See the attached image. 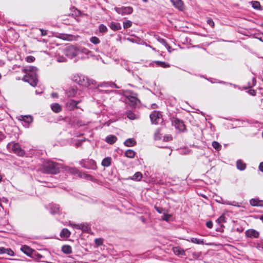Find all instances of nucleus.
Listing matches in <instances>:
<instances>
[{
	"mask_svg": "<svg viewBox=\"0 0 263 263\" xmlns=\"http://www.w3.org/2000/svg\"><path fill=\"white\" fill-rule=\"evenodd\" d=\"M24 71L26 74L24 77L23 80L28 82L31 86L35 87L38 82L37 80V68L34 66H28L24 68Z\"/></svg>",
	"mask_w": 263,
	"mask_h": 263,
	"instance_id": "f257e3e1",
	"label": "nucleus"
},
{
	"mask_svg": "<svg viewBox=\"0 0 263 263\" xmlns=\"http://www.w3.org/2000/svg\"><path fill=\"white\" fill-rule=\"evenodd\" d=\"M65 167L62 164L50 160H45L43 163V171L47 174H57L61 168L65 169Z\"/></svg>",
	"mask_w": 263,
	"mask_h": 263,
	"instance_id": "f03ea898",
	"label": "nucleus"
},
{
	"mask_svg": "<svg viewBox=\"0 0 263 263\" xmlns=\"http://www.w3.org/2000/svg\"><path fill=\"white\" fill-rule=\"evenodd\" d=\"M7 147L9 149H11L14 153L19 156H23L25 154V151L21 147L18 143H9Z\"/></svg>",
	"mask_w": 263,
	"mask_h": 263,
	"instance_id": "7ed1b4c3",
	"label": "nucleus"
},
{
	"mask_svg": "<svg viewBox=\"0 0 263 263\" xmlns=\"http://www.w3.org/2000/svg\"><path fill=\"white\" fill-rule=\"evenodd\" d=\"M65 171L71 175H77L79 177L87 179L88 174L84 172L80 171L75 167L65 166Z\"/></svg>",
	"mask_w": 263,
	"mask_h": 263,
	"instance_id": "20e7f679",
	"label": "nucleus"
},
{
	"mask_svg": "<svg viewBox=\"0 0 263 263\" xmlns=\"http://www.w3.org/2000/svg\"><path fill=\"white\" fill-rule=\"evenodd\" d=\"M79 164L84 168L89 170H95L97 169L96 162L90 159H82L79 162Z\"/></svg>",
	"mask_w": 263,
	"mask_h": 263,
	"instance_id": "39448f33",
	"label": "nucleus"
},
{
	"mask_svg": "<svg viewBox=\"0 0 263 263\" xmlns=\"http://www.w3.org/2000/svg\"><path fill=\"white\" fill-rule=\"evenodd\" d=\"M79 53V49L72 46L67 47L64 51L65 54L70 59H72L76 57Z\"/></svg>",
	"mask_w": 263,
	"mask_h": 263,
	"instance_id": "423d86ee",
	"label": "nucleus"
},
{
	"mask_svg": "<svg viewBox=\"0 0 263 263\" xmlns=\"http://www.w3.org/2000/svg\"><path fill=\"white\" fill-rule=\"evenodd\" d=\"M79 85L86 87L91 85L95 86L96 85V82L92 79H90L88 77H85V76L82 75Z\"/></svg>",
	"mask_w": 263,
	"mask_h": 263,
	"instance_id": "0eeeda50",
	"label": "nucleus"
},
{
	"mask_svg": "<svg viewBox=\"0 0 263 263\" xmlns=\"http://www.w3.org/2000/svg\"><path fill=\"white\" fill-rule=\"evenodd\" d=\"M18 120L23 122V125L27 128L29 127V124L33 122V118L31 115H21L17 117Z\"/></svg>",
	"mask_w": 263,
	"mask_h": 263,
	"instance_id": "6e6552de",
	"label": "nucleus"
},
{
	"mask_svg": "<svg viewBox=\"0 0 263 263\" xmlns=\"http://www.w3.org/2000/svg\"><path fill=\"white\" fill-rule=\"evenodd\" d=\"M115 10L118 14L125 15L132 14L133 12V8L132 7H115Z\"/></svg>",
	"mask_w": 263,
	"mask_h": 263,
	"instance_id": "1a4fd4ad",
	"label": "nucleus"
},
{
	"mask_svg": "<svg viewBox=\"0 0 263 263\" xmlns=\"http://www.w3.org/2000/svg\"><path fill=\"white\" fill-rule=\"evenodd\" d=\"M151 122L153 124H158L161 121V115L157 111H153L149 116Z\"/></svg>",
	"mask_w": 263,
	"mask_h": 263,
	"instance_id": "9d476101",
	"label": "nucleus"
},
{
	"mask_svg": "<svg viewBox=\"0 0 263 263\" xmlns=\"http://www.w3.org/2000/svg\"><path fill=\"white\" fill-rule=\"evenodd\" d=\"M172 123L176 128L178 129L180 131H184L185 129V125L183 122L177 118H172Z\"/></svg>",
	"mask_w": 263,
	"mask_h": 263,
	"instance_id": "9b49d317",
	"label": "nucleus"
},
{
	"mask_svg": "<svg viewBox=\"0 0 263 263\" xmlns=\"http://www.w3.org/2000/svg\"><path fill=\"white\" fill-rule=\"evenodd\" d=\"M247 237L250 238H258L259 236V232L254 229H249L245 232Z\"/></svg>",
	"mask_w": 263,
	"mask_h": 263,
	"instance_id": "f8f14e48",
	"label": "nucleus"
},
{
	"mask_svg": "<svg viewBox=\"0 0 263 263\" xmlns=\"http://www.w3.org/2000/svg\"><path fill=\"white\" fill-rule=\"evenodd\" d=\"M80 102V101L70 100L66 104V107L69 110H74L76 108H78L79 107L77 106V105Z\"/></svg>",
	"mask_w": 263,
	"mask_h": 263,
	"instance_id": "ddd939ff",
	"label": "nucleus"
},
{
	"mask_svg": "<svg viewBox=\"0 0 263 263\" xmlns=\"http://www.w3.org/2000/svg\"><path fill=\"white\" fill-rule=\"evenodd\" d=\"M21 250L28 256H31L34 251L26 245L22 246Z\"/></svg>",
	"mask_w": 263,
	"mask_h": 263,
	"instance_id": "4468645a",
	"label": "nucleus"
},
{
	"mask_svg": "<svg viewBox=\"0 0 263 263\" xmlns=\"http://www.w3.org/2000/svg\"><path fill=\"white\" fill-rule=\"evenodd\" d=\"M173 5L179 10L183 9V3L181 0H171Z\"/></svg>",
	"mask_w": 263,
	"mask_h": 263,
	"instance_id": "2eb2a0df",
	"label": "nucleus"
},
{
	"mask_svg": "<svg viewBox=\"0 0 263 263\" xmlns=\"http://www.w3.org/2000/svg\"><path fill=\"white\" fill-rule=\"evenodd\" d=\"M250 204L254 206H263V200L257 198H253L250 200Z\"/></svg>",
	"mask_w": 263,
	"mask_h": 263,
	"instance_id": "dca6fc26",
	"label": "nucleus"
},
{
	"mask_svg": "<svg viewBox=\"0 0 263 263\" xmlns=\"http://www.w3.org/2000/svg\"><path fill=\"white\" fill-rule=\"evenodd\" d=\"M50 107H51L52 110L55 113H59V112H61L62 110L61 105L58 103H54L51 104L50 105Z\"/></svg>",
	"mask_w": 263,
	"mask_h": 263,
	"instance_id": "f3484780",
	"label": "nucleus"
},
{
	"mask_svg": "<svg viewBox=\"0 0 263 263\" xmlns=\"http://www.w3.org/2000/svg\"><path fill=\"white\" fill-rule=\"evenodd\" d=\"M108 26L111 29L114 31L119 30L121 29V25L119 23L112 22L109 24Z\"/></svg>",
	"mask_w": 263,
	"mask_h": 263,
	"instance_id": "a211bd4d",
	"label": "nucleus"
},
{
	"mask_svg": "<svg viewBox=\"0 0 263 263\" xmlns=\"http://www.w3.org/2000/svg\"><path fill=\"white\" fill-rule=\"evenodd\" d=\"M173 252L177 255H185V251L179 246L173 248Z\"/></svg>",
	"mask_w": 263,
	"mask_h": 263,
	"instance_id": "6ab92c4d",
	"label": "nucleus"
},
{
	"mask_svg": "<svg viewBox=\"0 0 263 263\" xmlns=\"http://www.w3.org/2000/svg\"><path fill=\"white\" fill-rule=\"evenodd\" d=\"M237 168L240 171H244L246 168V164L241 159H239L236 162Z\"/></svg>",
	"mask_w": 263,
	"mask_h": 263,
	"instance_id": "aec40b11",
	"label": "nucleus"
},
{
	"mask_svg": "<svg viewBox=\"0 0 263 263\" xmlns=\"http://www.w3.org/2000/svg\"><path fill=\"white\" fill-rule=\"evenodd\" d=\"M60 211V205L59 204L52 203L50 205V213L52 214H55Z\"/></svg>",
	"mask_w": 263,
	"mask_h": 263,
	"instance_id": "412c9836",
	"label": "nucleus"
},
{
	"mask_svg": "<svg viewBox=\"0 0 263 263\" xmlns=\"http://www.w3.org/2000/svg\"><path fill=\"white\" fill-rule=\"evenodd\" d=\"M154 37L156 40H157L159 43L162 44L163 45H164L166 48H167L168 50V48H170V46L167 44L166 41L161 37H160L159 35L155 34Z\"/></svg>",
	"mask_w": 263,
	"mask_h": 263,
	"instance_id": "4be33fe9",
	"label": "nucleus"
},
{
	"mask_svg": "<svg viewBox=\"0 0 263 263\" xmlns=\"http://www.w3.org/2000/svg\"><path fill=\"white\" fill-rule=\"evenodd\" d=\"M117 140V137L115 136L112 135L107 136L105 138V141L110 144L115 143Z\"/></svg>",
	"mask_w": 263,
	"mask_h": 263,
	"instance_id": "5701e85b",
	"label": "nucleus"
},
{
	"mask_svg": "<svg viewBox=\"0 0 263 263\" xmlns=\"http://www.w3.org/2000/svg\"><path fill=\"white\" fill-rule=\"evenodd\" d=\"M111 158L107 157L103 159L102 161L101 164L104 167H108L111 165Z\"/></svg>",
	"mask_w": 263,
	"mask_h": 263,
	"instance_id": "b1692460",
	"label": "nucleus"
},
{
	"mask_svg": "<svg viewBox=\"0 0 263 263\" xmlns=\"http://www.w3.org/2000/svg\"><path fill=\"white\" fill-rule=\"evenodd\" d=\"M124 144L126 146L132 147L136 144V141L133 138H128L124 141Z\"/></svg>",
	"mask_w": 263,
	"mask_h": 263,
	"instance_id": "393cba45",
	"label": "nucleus"
},
{
	"mask_svg": "<svg viewBox=\"0 0 263 263\" xmlns=\"http://www.w3.org/2000/svg\"><path fill=\"white\" fill-rule=\"evenodd\" d=\"M142 178V174L141 172H136L132 177L130 178L131 180L139 181L141 180Z\"/></svg>",
	"mask_w": 263,
	"mask_h": 263,
	"instance_id": "a878e982",
	"label": "nucleus"
},
{
	"mask_svg": "<svg viewBox=\"0 0 263 263\" xmlns=\"http://www.w3.org/2000/svg\"><path fill=\"white\" fill-rule=\"evenodd\" d=\"M154 62L156 64L157 66H160L162 68H168L170 67V64L167 62L160 61H155Z\"/></svg>",
	"mask_w": 263,
	"mask_h": 263,
	"instance_id": "bb28decb",
	"label": "nucleus"
},
{
	"mask_svg": "<svg viewBox=\"0 0 263 263\" xmlns=\"http://www.w3.org/2000/svg\"><path fill=\"white\" fill-rule=\"evenodd\" d=\"M62 251L66 254H69L72 252V248L69 245H64L62 247Z\"/></svg>",
	"mask_w": 263,
	"mask_h": 263,
	"instance_id": "cd10ccee",
	"label": "nucleus"
},
{
	"mask_svg": "<svg viewBox=\"0 0 263 263\" xmlns=\"http://www.w3.org/2000/svg\"><path fill=\"white\" fill-rule=\"evenodd\" d=\"M70 234V232L67 229H63L60 233V236L62 237L68 238Z\"/></svg>",
	"mask_w": 263,
	"mask_h": 263,
	"instance_id": "c85d7f7f",
	"label": "nucleus"
},
{
	"mask_svg": "<svg viewBox=\"0 0 263 263\" xmlns=\"http://www.w3.org/2000/svg\"><path fill=\"white\" fill-rule=\"evenodd\" d=\"M223 204H227V205H231L234 206L239 207L240 205L239 204V203L237 202H236L235 201H229L227 200H222V202H221Z\"/></svg>",
	"mask_w": 263,
	"mask_h": 263,
	"instance_id": "c756f323",
	"label": "nucleus"
},
{
	"mask_svg": "<svg viewBox=\"0 0 263 263\" xmlns=\"http://www.w3.org/2000/svg\"><path fill=\"white\" fill-rule=\"evenodd\" d=\"M136 153L132 149H128L125 152V156L129 158H133Z\"/></svg>",
	"mask_w": 263,
	"mask_h": 263,
	"instance_id": "7c9ffc66",
	"label": "nucleus"
},
{
	"mask_svg": "<svg viewBox=\"0 0 263 263\" xmlns=\"http://www.w3.org/2000/svg\"><path fill=\"white\" fill-rule=\"evenodd\" d=\"M77 93V89L76 87H72L69 89L67 95L69 97H74Z\"/></svg>",
	"mask_w": 263,
	"mask_h": 263,
	"instance_id": "2f4dec72",
	"label": "nucleus"
},
{
	"mask_svg": "<svg viewBox=\"0 0 263 263\" xmlns=\"http://www.w3.org/2000/svg\"><path fill=\"white\" fill-rule=\"evenodd\" d=\"M252 7L256 10H260L261 9V6L260 3L258 1H252L251 2Z\"/></svg>",
	"mask_w": 263,
	"mask_h": 263,
	"instance_id": "473e14b6",
	"label": "nucleus"
},
{
	"mask_svg": "<svg viewBox=\"0 0 263 263\" xmlns=\"http://www.w3.org/2000/svg\"><path fill=\"white\" fill-rule=\"evenodd\" d=\"M82 74H74L72 77V80L73 82L78 83V84L80 83L81 77Z\"/></svg>",
	"mask_w": 263,
	"mask_h": 263,
	"instance_id": "72a5a7b5",
	"label": "nucleus"
},
{
	"mask_svg": "<svg viewBox=\"0 0 263 263\" xmlns=\"http://www.w3.org/2000/svg\"><path fill=\"white\" fill-rule=\"evenodd\" d=\"M99 30L100 32L104 33H106L108 29L105 25L102 24L99 25Z\"/></svg>",
	"mask_w": 263,
	"mask_h": 263,
	"instance_id": "f704fd0d",
	"label": "nucleus"
},
{
	"mask_svg": "<svg viewBox=\"0 0 263 263\" xmlns=\"http://www.w3.org/2000/svg\"><path fill=\"white\" fill-rule=\"evenodd\" d=\"M126 116L127 118L130 120H135L136 119L135 114L130 110L126 112Z\"/></svg>",
	"mask_w": 263,
	"mask_h": 263,
	"instance_id": "c9c22d12",
	"label": "nucleus"
},
{
	"mask_svg": "<svg viewBox=\"0 0 263 263\" xmlns=\"http://www.w3.org/2000/svg\"><path fill=\"white\" fill-rule=\"evenodd\" d=\"M128 100L134 104H136L138 101V98L135 96H129L127 97Z\"/></svg>",
	"mask_w": 263,
	"mask_h": 263,
	"instance_id": "e433bc0d",
	"label": "nucleus"
},
{
	"mask_svg": "<svg viewBox=\"0 0 263 263\" xmlns=\"http://www.w3.org/2000/svg\"><path fill=\"white\" fill-rule=\"evenodd\" d=\"M71 36L68 34H60L58 37L64 40H70Z\"/></svg>",
	"mask_w": 263,
	"mask_h": 263,
	"instance_id": "4c0bfd02",
	"label": "nucleus"
},
{
	"mask_svg": "<svg viewBox=\"0 0 263 263\" xmlns=\"http://www.w3.org/2000/svg\"><path fill=\"white\" fill-rule=\"evenodd\" d=\"M191 242L196 244H202L204 243L203 239H198L197 238H192Z\"/></svg>",
	"mask_w": 263,
	"mask_h": 263,
	"instance_id": "58836bf2",
	"label": "nucleus"
},
{
	"mask_svg": "<svg viewBox=\"0 0 263 263\" xmlns=\"http://www.w3.org/2000/svg\"><path fill=\"white\" fill-rule=\"evenodd\" d=\"M90 41L93 44L97 45L100 43V41L97 36H92L90 39Z\"/></svg>",
	"mask_w": 263,
	"mask_h": 263,
	"instance_id": "ea45409f",
	"label": "nucleus"
},
{
	"mask_svg": "<svg viewBox=\"0 0 263 263\" xmlns=\"http://www.w3.org/2000/svg\"><path fill=\"white\" fill-rule=\"evenodd\" d=\"M216 222L218 223H221L226 222V218L224 214L221 215L217 220Z\"/></svg>",
	"mask_w": 263,
	"mask_h": 263,
	"instance_id": "a19ab883",
	"label": "nucleus"
},
{
	"mask_svg": "<svg viewBox=\"0 0 263 263\" xmlns=\"http://www.w3.org/2000/svg\"><path fill=\"white\" fill-rule=\"evenodd\" d=\"M212 146L216 150H219L221 147V145L217 141H213Z\"/></svg>",
	"mask_w": 263,
	"mask_h": 263,
	"instance_id": "79ce46f5",
	"label": "nucleus"
},
{
	"mask_svg": "<svg viewBox=\"0 0 263 263\" xmlns=\"http://www.w3.org/2000/svg\"><path fill=\"white\" fill-rule=\"evenodd\" d=\"M132 25V22L130 21H127L123 23V27L124 29H127L130 27Z\"/></svg>",
	"mask_w": 263,
	"mask_h": 263,
	"instance_id": "37998d69",
	"label": "nucleus"
},
{
	"mask_svg": "<svg viewBox=\"0 0 263 263\" xmlns=\"http://www.w3.org/2000/svg\"><path fill=\"white\" fill-rule=\"evenodd\" d=\"M171 215L165 213H164L162 217V218L163 220L168 221L169 220L170 218H171Z\"/></svg>",
	"mask_w": 263,
	"mask_h": 263,
	"instance_id": "c03bdc74",
	"label": "nucleus"
},
{
	"mask_svg": "<svg viewBox=\"0 0 263 263\" xmlns=\"http://www.w3.org/2000/svg\"><path fill=\"white\" fill-rule=\"evenodd\" d=\"M154 208L157 211V212L160 214L163 213V212L165 211V210L163 208L158 206L157 205H155Z\"/></svg>",
	"mask_w": 263,
	"mask_h": 263,
	"instance_id": "a18cd8bd",
	"label": "nucleus"
},
{
	"mask_svg": "<svg viewBox=\"0 0 263 263\" xmlns=\"http://www.w3.org/2000/svg\"><path fill=\"white\" fill-rule=\"evenodd\" d=\"M87 180H90L92 182H98V180L92 176H91V175H89V174H88L87 175Z\"/></svg>",
	"mask_w": 263,
	"mask_h": 263,
	"instance_id": "49530a36",
	"label": "nucleus"
},
{
	"mask_svg": "<svg viewBox=\"0 0 263 263\" xmlns=\"http://www.w3.org/2000/svg\"><path fill=\"white\" fill-rule=\"evenodd\" d=\"M5 254H7L11 256H13L14 255L13 251L10 248H6Z\"/></svg>",
	"mask_w": 263,
	"mask_h": 263,
	"instance_id": "de8ad7c7",
	"label": "nucleus"
},
{
	"mask_svg": "<svg viewBox=\"0 0 263 263\" xmlns=\"http://www.w3.org/2000/svg\"><path fill=\"white\" fill-rule=\"evenodd\" d=\"M256 85V80L254 78L252 79V81L251 82L248 83V87L251 88Z\"/></svg>",
	"mask_w": 263,
	"mask_h": 263,
	"instance_id": "09e8293b",
	"label": "nucleus"
},
{
	"mask_svg": "<svg viewBox=\"0 0 263 263\" xmlns=\"http://www.w3.org/2000/svg\"><path fill=\"white\" fill-rule=\"evenodd\" d=\"M26 60L27 62L31 63L35 60V58L33 56L29 55L26 57Z\"/></svg>",
	"mask_w": 263,
	"mask_h": 263,
	"instance_id": "8fccbe9b",
	"label": "nucleus"
},
{
	"mask_svg": "<svg viewBox=\"0 0 263 263\" xmlns=\"http://www.w3.org/2000/svg\"><path fill=\"white\" fill-rule=\"evenodd\" d=\"M233 231H236L239 233L242 232L243 231V229L242 227L239 226L237 228L235 227L233 228Z\"/></svg>",
	"mask_w": 263,
	"mask_h": 263,
	"instance_id": "3c124183",
	"label": "nucleus"
},
{
	"mask_svg": "<svg viewBox=\"0 0 263 263\" xmlns=\"http://www.w3.org/2000/svg\"><path fill=\"white\" fill-rule=\"evenodd\" d=\"M79 52H81L82 53H84L86 54H88L90 52V51H88L87 49L85 48H80L79 49Z\"/></svg>",
	"mask_w": 263,
	"mask_h": 263,
	"instance_id": "603ef678",
	"label": "nucleus"
},
{
	"mask_svg": "<svg viewBox=\"0 0 263 263\" xmlns=\"http://www.w3.org/2000/svg\"><path fill=\"white\" fill-rule=\"evenodd\" d=\"M95 243L98 246H101L103 243V240L101 238H98L95 239Z\"/></svg>",
	"mask_w": 263,
	"mask_h": 263,
	"instance_id": "864d4df0",
	"label": "nucleus"
},
{
	"mask_svg": "<svg viewBox=\"0 0 263 263\" xmlns=\"http://www.w3.org/2000/svg\"><path fill=\"white\" fill-rule=\"evenodd\" d=\"M207 23L212 27L214 26V22L211 18H208L207 20Z\"/></svg>",
	"mask_w": 263,
	"mask_h": 263,
	"instance_id": "5fc2aeb1",
	"label": "nucleus"
},
{
	"mask_svg": "<svg viewBox=\"0 0 263 263\" xmlns=\"http://www.w3.org/2000/svg\"><path fill=\"white\" fill-rule=\"evenodd\" d=\"M57 61L58 62H66V59L62 56H59L57 59Z\"/></svg>",
	"mask_w": 263,
	"mask_h": 263,
	"instance_id": "6e6d98bb",
	"label": "nucleus"
},
{
	"mask_svg": "<svg viewBox=\"0 0 263 263\" xmlns=\"http://www.w3.org/2000/svg\"><path fill=\"white\" fill-rule=\"evenodd\" d=\"M205 224L206 226L209 229H211L213 227V222L211 220L206 221Z\"/></svg>",
	"mask_w": 263,
	"mask_h": 263,
	"instance_id": "4d7b16f0",
	"label": "nucleus"
},
{
	"mask_svg": "<svg viewBox=\"0 0 263 263\" xmlns=\"http://www.w3.org/2000/svg\"><path fill=\"white\" fill-rule=\"evenodd\" d=\"M248 93L252 96L256 95V91L254 89H250L248 91Z\"/></svg>",
	"mask_w": 263,
	"mask_h": 263,
	"instance_id": "13d9d810",
	"label": "nucleus"
},
{
	"mask_svg": "<svg viewBox=\"0 0 263 263\" xmlns=\"http://www.w3.org/2000/svg\"><path fill=\"white\" fill-rule=\"evenodd\" d=\"M6 248L0 247V254H5Z\"/></svg>",
	"mask_w": 263,
	"mask_h": 263,
	"instance_id": "bf43d9fd",
	"label": "nucleus"
},
{
	"mask_svg": "<svg viewBox=\"0 0 263 263\" xmlns=\"http://www.w3.org/2000/svg\"><path fill=\"white\" fill-rule=\"evenodd\" d=\"M40 31L41 32L42 36H44V35H46V34H47L46 30H44L43 29H40Z\"/></svg>",
	"mask_w": 263,
	"mask_h": 263,
	"instance_id": "052dcab7",
	"label": "nucleus"
},
{
	"mask_svg": "<svg viewBox=\"0 0 263 263\" xmlns=\"http://www.w3.org/2000/svg\"><path fill=\"white\" fill-rule=\"evenodd\" d=\"M0 201L6 202V203H7L8 202V199L7 198L4 197L0 199Z\"/></svg>",
	"mask_w": 263,
	"mask_h": 263,
	"instance_id": "680f3d73",
	"label": "nucleus"
},
{
	"mask_svg": "<svg viewBox=\"0 0 263 263\" xmlns=\"http://www.w3.org/2000/svg\"><path fill=\"white\" fill-rule=\"evenodd\" d=\"M259 170L261 172H263V162H261L259 165Z\"/></svg>",
	"mask_w": 263,
	"mask_h": 263,
	"instance_id": "e2e57ef3",
	"label": "nucleus"
},
{
	"mask_svg": "<svg viewBox=\"0 0 263 263\" xmlns=\"http://www.w3.org/2000/svg\"><path fill=\"white\" fill-rule=\"evenodd\" d=\"M236 121L238 122V124L236 125V126H240L243 123V121H240L239 120H236Z\"/></svg>",
	"mask_w": 263,
	"mask_h": 263,
	"instance_id": "0e129e2a",
	"label": "nucleus"
},
{
	"mask_svg": "<svg viewBox=\"0 0 263 263\" xmlns=\"http://www.w3.org/2000/svg\"><path fill=\"white\" fill-rule=\"evenodd\" d=\"M71 226H72V227H74V228H75L77 229H81L80 226L78 225V224H72Z\"/></svg>",
	"mask_w": 263,
	"mask_h": 263,
	"instance_id": "69168bd1",
	"label": "nucleus"
},
{
	"mask_svg": "<svg viewBox=\"0 0 263 263\" xmlns=\"http://www.w3.org/2000/svg\"><path fill=\"white\" fill-rule=\"evenodd\" d=\"M51 96H52L53 98H58V93H57V92H53V93H52V94H51Z\"/></svg>",
	"mask_w": 263,
	"mask_h": 263,
	"instance_id": "338daca9",
	"label": "nucleus"
},
{
	"mask_svg": "<svg viewBox=\"0 0 263 263\" xmlns=\"http://www.w3.org/2000/svg\"><path fill=\"white\" fill-rule=\"evenodd\" d=\"M66 263H82V261H74L72 262H67Z\"/></svg>",
	"mask_w": 263,
	"mask_h": 263,
	"instance_id": "774afa93",
	"label": "nucleus"
}]
</instances>
